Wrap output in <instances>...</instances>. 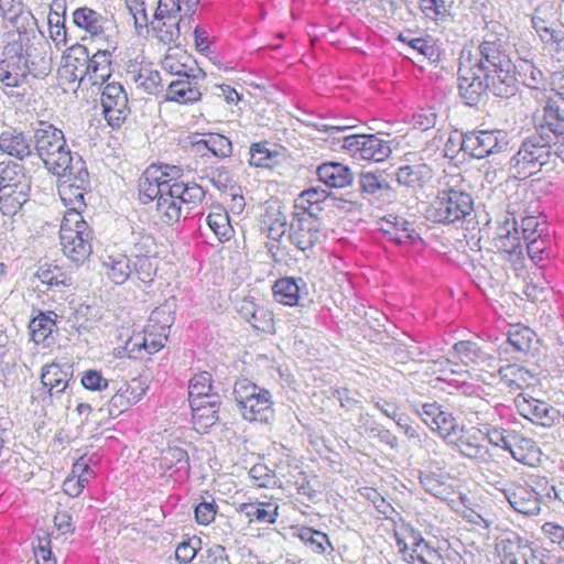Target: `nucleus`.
Returning <instances> with one entry per match:
<instances>
[{"label":"nucleus","mask_w":564,"mask_h":564,"mask_svg":"<svg viewBox=\"0 0 564 564\" xmlns=\"http://www.w3.org/2000/svg\"><path fill=\"white\" fill-rule=\"evenodd\" d=\"M31 25L9 34L0 58V83L6 89L19 88L18 96L26 95L31 78H44L51 73L50 45L37 30L34 18L28 13Z\"/></svg>","instance_id":"1"},{"label":"nucleus","mask_w":564,"mask_h":564,"mask_svg":"<svg viewBox=\"0 0 564 564\" xmlns=\"http://www.w3.org/2000/svg\"><path fill=\"white\" fill-rule=\"evenodd\" d=\"M462 61L478 72L494 78L491 87L494 96L500 98H510L516 95L517 78L514 76V66L507 54L503 43L500 39H486L477 46L474 53L470 51L462 55Z\"/></svg>","instance_id":"2"},{"label":"nucleus","mask_w":564,"mask_h":564,"mask_svg":"<svg viewBox=\"0 0 564 564\" xmlns=\"http://www.w3.org/2000/svg\"><path fill=\"white\" fill-rule=\"evenodd\" d=\"M32 142L46 170L56 176L64 174L75 158H82L69 150L63 131L46 121H39L33 127Z\"/></svg>","instance_id":"3"},{"label":"nucleus","mask_w":564,"mask_h":564,"mask_svg":"<svg viewBox=\"0 0 564 564\" xmlns=\"http://www.w3.org/2000/svg\"><path fill=\"white\" fill-rule=\"evenodd\" d=\"M553 135L535 130L521 141L518 151L510 159V171L516 177L525 178L546 166L553 167Z\"/></svg>","instance_id":"4"},{"label":"nucleus","mask_w":564,"mask_h":564,"mask_svg":"<svg viewBox=\"0 0 564 564\" xmlns=\"http://www.w3.org/2000/svg\"><path fill=\"white\" fill-rule=\"evenodd\" d=\"M241 416L249 422L270 423L274 419L271 392L248 378L236 380L232 389Z\"/></svg>","instance_id":"5"},{"label":"nucleus","mask_w":564,"mask_h":564,"mask_svg":"<svg viewBox=\"0 0 564 564\" xmlns=\"http://www.w3.org/2000/svg\"><path fill=\"white\" fill-rule=\"evenodd\" d=\"M93 232L80 212L67 210L62 220L59 239L64 254L73 262L83 263L93 252Z\"/></svg>","instance_id":"6"},{"label":"nucleus","mask_w":564,"mask_h":564,"mask_svg":"<svg viewBox=\"0 0 564 564\" xmlns=\"http://www.w3.org/2000/svg\"><path fill=\"white\" fill-rule=\"evenodd\" d=\"M474 208L471 195L452 187L440 189L425 210L427 220L452 225L464 220Z\"/></svg>","instance_id":"7"},{"label":"nucleus","mask_w":564,"mask_h":564,"mask_svg":"<svg viewBox=\"0 0 564 564\" xmlns=\"http://www.w3.org/2000/svg\"><path fill=\"white\" fill-rule=\"evenodd\" d=\"M171 188L167 202L163 199L160 208L161 223L165 226L177 224L183 208L189 214L203 203L206 195L204 188L196 183L171 182Z\"/></svg>","instance_id":"8"},{"label":"nucleus","mask_w":564,"mask_h":564,"mask_svg":"<svg viewBox=\"0 0 564 564\" xmlns=\"http://www.w3.org/2000/svg\"><path fill=\"white\" fill-rule=\"evenodd\" d=\"M399 552L410 564H445L441 553L422 536L421 532L411 525L402 527L401 532L394 533Z\"/></svg>","instance_id":"9"},{"label":"nucleus","mask_w":564,"mask_h":564,"mask_svg":"<svg viewBox=\"0 0 564 564\" xmlns=\"http://www.w3.org/2000/svg\"><path fill=\"white\" fill-rule=\"evenodd\" d=\"M59 177H65L58 187L62 200L70 206L68 210L79 212L86 206L84 197L90 187L89 173L83 158H75L72 166H68Z\"/></svg>","instance_id":"10"},{"label":"nucleus","mask_w":564,"mask_h":564,"mask_svg":"<svg viewBox=\"0 0 564 564\" xmlns=\"http://www.w3.org/2000/svg\"><path fill=\"white\" fill-rule=\"evenodd\" d=\"M464 152L474 159L503 152L508 149V134L503 130H475L465 133Z\"/></svg>","instance_id":"11"},{"label":"nucleus","mask_w":564,"mask_h":564,"mask_svg":"<svg viewBox=\"0 0 564 564\" xmlns=\"http://www.w3.org/2000/svg\"><path fill=\"white\" fill-rule=\"evenodd\" d=\"M392 178L384 171H364L358 176V187L364 198L380 207L395 199Z\"/></svg>","instance_id":"12"},{"label":"nucleus","mask_w":564,"mask_h":564,"mask_svg":"<svg viewBox=\"0 0 564 564\" xmlns=\"http://www.w3.org/2000/svg\"><path fill=\"white\" fill-rule=\"evenodd\" d=\"M479 432L489 444L510 453L513 459L520 463L525 462L523 448L532 447L533 442L530 438L521 436L513 430H507L500 426H494L489 423L479 424Z\"/></svg>","instance_id":"13"},{"label":"nucleus","mask_w":564,"mask_h":564,"mask_svg":"<svg viewBox=\"0 0 564 564\" xmlns=\"http://www.w3.org/2000/svg\"><path fill=\"white\" fill-rule=\"evenodd\" d=\"M343 148L357 160L384 161L391 153L387 141L376 134H350L343 138Z\"/></svg>","instance_id":"14"},{"label":"nucleus","mask_w":564,"mask_h":564,"mask_svg":"<svg viewBox=\"0 0 564 564\" xmlns=\"http://www.w3.org/2000/svg\"><path fill=\"white\" fill-rule=\"evenodd\" d=\"M465 62H460L458 68V90L459 96L467 106H476L482 96L490 91L494 95L491 82H495L487 73L486 75L477 74Z\"/></svg>","instance_id":"15"},{"label":"nucleus","mask_w":564,"mask_h":564,"mask_svg":"<svg viewBox=\"0 0 564 564\" xmlns=\"http://www.w3.org/2000/svg\"><path fill=\"white\" fill-rule=\"evenodd\" d=\"M89 70V51L85 45L74 44L63 55L58 75L64 83L78 85L87 77Z\"/></svg>","instance_id":"16"},{"label":"nucleus","mask_w":564,"mask_h":564,"mask_svg":"<svg viewBox=\"0 0 564 564\" xmlns=\"http://www.w3.org/2000/svg\"><path fill=\"white\" fill-rule=\"evenodd\" d=\"M159 169H148L139 180V200L149 204L156 200V217L161 221V203L167 202L172 180L158 176Z\"/></svg>","instance_id":"17"},{"label":"nucleus","mask_w":564,"mask_h":564,"mask_svg":"<svg viewBox=\"0 0 564 564\" xmlns=\"http://www.w3.org/2000/svg\"><path fill=\"white\" fill-rule=\"evenodd\" d=\"M100 102L105 119L111 127H119L129 113L128 96L120 84L106 85L101 93Z\"/></svg>","instance_id":"18"},{"label":"nucleus","mask_w":564,"mask_h":564,"mask_svg":"<svg viewBox=\"0 0 564 564\" xmlns=\"http://www.w3.org/2000/svg\"><path fill=\"white\" fill-rule=\"evenodd\" d=\"M459 432V435L456 434L451 444H454L463 456L478 463H488L491 459L487 446L482 443L484 435L479 432V426L468 430L460 429Z\"/></svg>","instance_id":"19"},{"label":"nucleus","mask_w":564,"mask_h":564,"mask_svg":"<svg viewBox=\"0 0 564 564\" xmlns=\"http://www.w3.org/2000/svg\"><path fill=\"white\" fill-rule=\"evenodd\" d=\"M319 239L317 218L297 216L290 226L289 240L299 250L306 252L312 250Z\"/></svg>","instance_id":"20"},{"label":"nucleus","mask_w":564,"mask_h":564,"mask_svg":"<svg viewBox=\"0 0 564 564\" xmlns=\"http://www.w3.org/2000/svg\"><path fill=\"white\" fill-rule=\"evenodd\" d=\"M510 506L524 516H536L541 510L539 494L527 485H512L502 490Z\"/></svg>","instance_id":"21"},{"label":"nucleus","mask_w":564,"mask_h":564,"mask_svg":"<svg viewBox=\"0 0 564 564\" xmlns=\"http://www.w3.org/2000/svg\"><path fill=\"white\" fill-rule=\"evenodd\" d=\"M454 356L465 366L480 370L492 368L496 361L495 356L484 346L471 340H460L452 347Z\"/></svg>","instance_id":"22"},{"label":"nucleus","mask_w":564,"mask_h":564,"mask_svg":"<svg viewBox=\"0 0 564 564\" xmlns=\"http://www.w3.org/2000/svg\"><path fill=\"white\" fill-rule=\"evenodd\" d=\"M73 370L70 366H61L52 362L45 365L41 372V384L44 390L43 401L54 395H61L68 387Z\"/></svg>","instance_id":"23"},{"label":"nucleus","mask_w":564,"mask_h":564,"mask_svg":"<svg viewBox=\"0 0 564 564\" xmlns=\"http://www.w3.org/2000/svg\"><path fill=\"white\" fill-rule=\"evenodd\" d=\"M176 14L174 11V6L171 3H164V0L159 1V6L154 13V19L151 21V28L156 33V36L161 42L172 43L175 42L180 37V22H171L167 24V21L175 20Z\"/></svg>","instance_id":"24"},{"label":"nucleus","mask_w":564,"mask_h":564,"mask_svg":"<svg viewBox=\"0 0 564 564\" xmlns=\"http://www.w3.org/2000/svg\"><path fill=\"white\" fill-rule=\"evenodd\" d=\"M220 401L218 398L204 400V401H192L189 403L192 409V420L195 430L205 433L218 421V410Z\"/></svg>","instance_id":"25"},{"label":"nucleus","mask_w":564,"mask_h":564,"mask_svg":"<svg viewBox=\"0 0 564 564\" xmlns=\"http://www.w3.org/2000/svg\"><path fill=\"white\" fill-rule=\"evenodd\" d=\"M318 180L328 187L343 188L351 185L354 174L347 165L339 162H325L317 166Z\"/></svg>","instance_id":"26"},{"label":"nucleus","mask_w":564,"mask_h":564,"mask_svg":"<svg viewBox=\"0 0 564 564\" xmlns=\"http://www.w3.org/2000/svg\"><path fill=\"white\" fill-rule=\"evenodd\" d=\"M30 185L24 183H7L0 186V210L3 215L15 214L26 202Z\"/></svg>","instance_id":"27"},{"label":"nucleus","mask_w":564,"mask_h":564,"mask_svg":"<svg viewBox=\"0 0 564 564\" xmlns=\"http://www.w3.org/2000/svg\"><path fill=\"white\" fill-rule=\"evenodd\" d=\"M521 408L525 417L545 427H550L561 420L557 409L536 399L524 400Z\"/></svg>","instance_id":"28"},{"label":"nucleus","mask_w":564,"mask_h":564,"mask_svg":"<svg viewBox=\"0 0 564 564\" xmlns=\"http://www.w3.org/2000/svg\"><path fill=\"white\" fill-rule=\"evenodd\" d=\"M196 75L186 76L169 84L166 99L178 104H193L200 99L202 93L197 86Z\"/></svg>","instance_id":"29"},{"label":"nucleus","mask_w":564,"mask_h":564,"mask_svg":"<svg viewBox=\"0 0 564 564\" xmlns=\"http://www.w3.org/2000/svg\"><path fill=\"white\" fill-rule=\"evenodd\" d=\"M381 227V231L388 240L395 245H411L416 239V234L412 228V224L403 217L389 216Z\"/></svg>","instance_id":"30"},{"label":"nucleus","mask_w":564,"mask_h":564,"mask_svg":"<svg viewBox=\"0 0 564 564\" xmlns=\"http://www.w3.org/2000/svg\"><path fill=\"white\" fill-rule=\"evenodd\" d=\"M165 337L154 333L145 326L143 336L131 337L126 344V351L129 358H138V354L145 350L148 354H154L162 349L165 345Z\"/></svg>","instance_id":"31"},{"label":"nucleus","mask_w":564,"mask_h":564,"mask_svg":"<svg viewBox=\"0 0 564 564\" xmlns=\"http://www.w3.org/2000/svg\"><path fill=\"white\" fill-rule=\"evenodd\" d=\"M535 130L541 133H550L554 140L564 135V110L554 102L544 105Z\"/></svg>","instance_id":"32"},{"label":"nucleus","mask_w":564,"mask_h":564,"mask_svg":"<svg viewBox=\"0 0 564 564\" xmlns=\"http://www.w3.org/2000/svg\"><path fill=\"white\" fill-rule=\"evenodd\" d=\"M0 149L11 156L23 160L32 154V144L23 132L9 128L0 134Z\"/></svg>","instance_id":"33"},{"label":"nucleus","mask_w":564,"mask_h":564,"mask_svg":"<svg viewBox=\"0 0 564 564\" xmlns=\"http://www.w3.org/2000/svg\"><path fill=\"white\" fill-rule=\"evenodd\" d=\"M102 268L108 279L118 285L123 284L133 275L132 259L123 253L106 257L102 260Z\"/></svg>","instance_id":"34"},{"label":"nucleus","mask_w":564,"mask_h":564,"mask_svg":"<svg viewBox=\"0 0 564 564\" xmlns=\"http://www.w3.org/2000/svg\"><path fill=\"white\" fill-rule=\"evenodd\" d=\"M397 181L408 187H421L432 177V169L425 163L402 165L398 169Z\"/></svg>","instance_id":"35"},{"label":"nucleus","mask_w":564,"mask_h":564,"mask_svg":"<svg viewBox=\"0 0 564 564\" xmlns=\"http://www.w3.org/2000/svg\"><path fill=\"white\" fill-rule=\"evenodd\" d=\"M501 382L512 391L522 390L533 379V373L517 364H508L498 369Z\"/></svg>","instance_id":"36"},{"label":"nucleus","mask_w":564,"mask_h":564,"mask_svg":"<svg viewBox=\"0 0 564 564\" xmlns=\"http://www.w3.org/2000/svg\"><path fill=\"white\" fill-rule=\"evenodd\" d=\"M160 468L165 471L171 470L181 476H188L191 466L187 452L181 447H169L162 451Z\"/></svg>","instance_id":"37"},{"label":"nucleus","mask_w":564,"mask_h":564,"mask_svg":"<svg viewBox=\"0 0 564 564\" xmlns=\"http://www.w3.org/2000/svg\"><path fill=\"white\" fill-rule=\"evenodd\" d=\"M111 76V54L109 51L99 50L93 56L89 55V70L87 77L93 85H102Z\"/></svg>","instance_id":"38"},{"label":"nucleus","mask_w":564,"mask_h":564,"mask_svg":"<svg viewBox=\"0 0 564 564\" xmlns=\"http://www.w3.org/2000/svg\"><path fill=\"white\" fill-rule=\"evenodd\" d=\"M299 282L304 284L302 279L296 280L289 276L276 280L272 286L274 300L283 305H296L300 299Z\"/></svg>","instance_id":"39"},{"label":"nucleus","mask_w":564,"mask_h":564,"mask_svg":"<svg viewBox=\"0 0 564 564\" xmlns=\"http://www.w3.org/2000/svg\"><path fill=\"white\" fill-rule=\"evenodd\" d=\"M250 522L274 523L278 517V506L265 502L240 503L237 508Z\"/></svg>","instance_id":"40"},{"label":"nucleus","mask_w":564,"mask_h":564,"mask_svg":"<svg viewBox=\"0 0 564 564\" xmlns=\"http://www.w3.org/2000/svg\"><path fill=\"white\" fill-rule=\"evenodd\" d=\"M195 61L186 52H170L162 61V67L165 72L177 75L180 78L193 76Z\"/></svg>","instance_id":"41"},{"label":"nucleus","mask_w":564,"mask_h":564,"mask_svg":"<svg viewBox=\"0 0 564 564\" xmlns=\"http://www.w3.org/2000/svg\"><path fill=\"white\" fill-rule=\"evenodd\" d=\"M332 195L324 188L311 187L303 191L300 195L301 206L305 216L317 218V213L322 210L319 204L329 203Z\"/></svg>","instance_id":"42"},{"label":"nucleus","mask_w":564,"mask_h":564,"mask_svg":"<svg viewBox=\"0 0 564 564\" xmlns=\"http://www.w3.org/2000/svg\"><path fill=\"white\" fill-rule=\"evenodd\" d=\"M213 378L212 373L208 371H200L196 373L191 380L188 384V401H204L217 398L214 394H210L213 389L212 384Z\"/></svg>","instance_id":"43"},{"label":"nucleus","mask_w":564,"mask_h":564,"mask_svg":"<svg viewBox=\"0 0 564 564\" xmlns=\"http://www.w3.org/2000/svg\"><path fill=\"white\" fill-rule=\"evenodd\" d=\"M53 312L40 313L29 325L32 340L35 344H45L55 329L56 323L52 317Z\"/></svg>","instance_id":"44"},{"label":"nucleus","mask_w":564,"mask_h":564,"mask_svg":"<svg viewBox=\"0 0 564 564\" xmlns=\"http://www.w3.org/2000/svg\"><path fill=\"white\" fill-rule=\"evenodd\" d=\"M297 536L305 545L317 554L326 552L327 549H330L332 551L334 550L327 534L322 531L303 527L299 530Z\"/></svg>","instance_id":"45"},{"label":"nucleus","mask_w":564,"mask_h":564,"mask_svg":"<svg viewBox=\"0 0 564 564\" xmlns=\"http://www.w3.org/2000/svg\"><path fill=\"white\" fill-rule=\"evenodd\" d=\"M173 323L174 316L172 311L167 306H161L152 311L147 326L154 330V333L163 335L166 341Z\"/></svg>","instance_id":"46"},{"label":"nucleus","mask_w":564,"mask_h":564,"mask_svg":"<svg viewBox=\"0 0 564 564\" xmlns=\"http://www.w3.org/2000/svg\"><path fill=\"white\" fill-rule=\"evenodd\" d=\"M73 22L80 29L86 30L91 35H97L102 31L100 15L87 8H78L73 13Z\"/></svg>","instance_id":"47"},{"label":"nucleus","mask_w":564,"mask_h":564,"mask_svg":"<svg viewBox=\"0 0 564 564\" xmlns=\"http://www.w3.org/2000/svg\"><path fill=\"white\" fill-rule=\"evenodd\" d=\"M156 270L155 261L148 256H135L132 259V276H135L144 285H150L153 282Z\"/></svg>","instance_id":"48"},{"label":"nucleus","mask_w":564,"mask_h":564,"mask_svg":"<svg viewBox=\"0 0 564 564\" xmlns=\"http://www.w3.org/2000/svg\"><path fill=\"white\" fill-rule=\"evenodd\" d=\"M420 484L431 496L438 499H446L449 487L441 475L434 473H421Z\"/></svg>","instance_id":"49"},{"label":"nucleus","mask_w":564,"mask_h":564,"mask_svg":"<svg viewBox=\"0 0 564 564\" xmlns=\"http://www.w3.org/2000/svg\"><path fill=\"white\" fill-rule=\"evenodd\" d=\"M430 429L437 432L441 437L451 443L453 442L454 436H456L459 425L451 413L441 411L440 416L437 415L433 426Z\"/></svg>","instance_id":"50"},{"label":"nucleus","mask_w":564,"mask_h":564,"mask_svg":"<svg viewBox=\"0 0 564 564\" xmlns=\"http://www.w3.org/2000/svg\"><path fill=\"white\" fill-rule=\"evenodd\" d=\"M525 542L528 541L525 539L520 538L514 532H508L501 535L497 542L496 549L499 556L501 557L502 564H505V562L508 558H510L513 552L521 549Z\"/></svg>","instance_id":"51"},{"label":"nucleus","mask_w":564,"mask_h":564,"mask_svg":"<svg viewBox=\"0 0 564 564\" xmlns=\"http://www.w3.org/2000/svg\"><path fill=\"white\" fill-rule=\"evenodd\" d=\"M207 225L218 237L219 240L226 241L231 237L232 227L229 223V217L226 213L215 212L210 213L206 218Z\"/></svg>","instance_id":"52"},{"label":"nucleus","mask_w":564,"mask_h":564,"mask_svg":"<svg viewBox=\"0 0 564 564\" xmlns=\"http://www.w3.org/2000/svg\"><path fill=\"white\" fill-rule=\"evenodd\" d=\"M128 386H121L116 393L110 398L107 404V412L109 416L117 417L126 410H128L132 404H135V398H131L129 400Z\"/></svg>","instance_id":"53"},{"label":"nucleus","mask_w":564,"mask_h":564,"mask_svg":"<svg viewBox=\"0 0 564 564\" xmlns=\"http://www.w3.org/2000/svg\"><path fill=\"white\" fill-rule=\"evenodd\" d=\"M535 334L529 327L514 328L508 334V343L520 352L529 351Z\"/></svg>","instance_id":"54"},{"label":"nucleus","mask_w":564,"mask_h":564,"mask_svg":"<svg viewBox=\"0 0 564 564\" xmlns=\"http://www.w3.org/2000/svg\"><path fill=\"white\" fill-rule=\"evenodd\" d=\"M409 48L430 61H436L440 55L438 46L431 36L414 37L409 41Z\"/></svg>","instance_id":"55"},{"label":"nucleus","mask_w":564,"mask_h":564,"mask_svg":"<svg viewBox=\"0 0 564 564\" xmlns=\"http://www.w3.org/2000/svg\"><path fill=\"white\" fill-rule=\"evenodd\" d=\"M138 87L143 88L148 94H155L161 86L162 77L160 72L150 68H141L134 77Z\"/></svg>","instance_id":"56"},{"label":"nucleus","mask_w":564,"mask_h":564,"mask_svg":"<svg viewBox=\"0 0 564 564\" xmlns=\"http://www.w3.org/2000/svg\"><path fill=\"white\" fill-rule=\"evenodd\" d=\"M36 275L42 283L48 285L50 288L65 286L67 285L68 281L67 275L58 267L52 268L51 265H42L37 270Z\"/></svg>","instance_id":"57"},{"label":"nucleus","mask_w":564,"mask_h":564,"mask_svg":"<svg viewBox=\"0 0 564 564\" xmlns=\"http://www.w3.org/2000/svg\"><path fill=\"white\" fill-rule=\"evenodd\" d=\"M532 26L545 44L557 43L564 39L561 31L547 26L546 22L536 14L532 17Z\"/></svg>","instance_id":"58"},{"label":"nucleus","mask_w":564,"mask_h":564,"mask_svg":"<svg viewBox=\"0 0 564 564\" xmlns=\"http://www.w3.org/2000/svg\"><path fill=\"white\" fill-rule=\"evenodd\" d=\"M209 152L219 159H225L231 155L232 144L231 141L219 133H209Z\"/></svg>","instance_id":"59"},{"label":"nucleus","mask_w":564,"mask_h":564,"mask_svg":"<svg viewBox=\"0 0 564 564\" xmlns=\"http://www.w3.org/2000/svg\"><path fill=\"white\" fill-rule=\"evenodd\" d=\"M247 322L260 332L270 333L273 329V314L264 306H259L256 314L251 315Z\"/></svg>","instance_id":"60"},{"label":"nucleus","mask_w":564,"mask_h":564,"mask_svg":"<svg viewBox=\"0 0 564 564\" xmlns=\"http://www.w3.org/2000/svg\"><path fill=\"white\" fill-rule=\"evenodd\" d=\"M33 551L37 564H56V560L52 556L48 536H39L36 542L33 543Z\"/></svg>","instance_id":"61"},{"label":"nucleus","mask_w":564,"mask_h":564,"mask_svg":"<svg viewBox=\"0 0 564 564\" xmlns=\"http://www.w3.org/2000/svg\"><path fill=\"white\" fill-rule=\"evenodd\" d=\"M512 243L513 245L510 246L508 254L503 256V259L510 264L514 272L519 273L524 269V256L520 238H513Z\"/></svg>","instance_id":"62"},{"label":"nucleus","mask_w":564,"mask_h":564,"mask_svg":"<svg viewBox=\"0 0 564 564\" xmlns=\"http://www.w3.org/2000/svg\"><path fill=\"white\" fill-rule=\"evenodd\" d=\"M26 462L17 454H11L7 459L0 463V473L11 479H19L21 470Z\"/></svg>","instance_id":"63"},{"label":"nucleus","mask_w":564,"mask_h":564,"mask_svg":"<svg viewBox=\"0 0 564 564\" xmlns=\"http://www.w3.org/2000/svg\"><path fill=\"white\" fill-rule=\"evenodd\" d=\"M272 153L263 143H253L250 147V164L257 167H269Z\"/></svg>","instance_id":"64"}]
</instances>
